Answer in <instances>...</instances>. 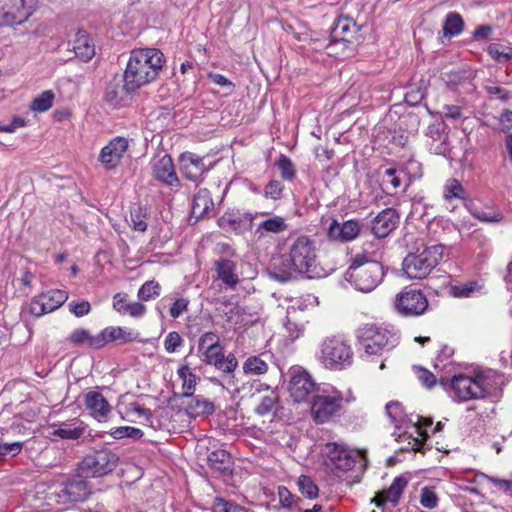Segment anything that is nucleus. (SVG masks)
<instances>
[{
	"mask_svg": "<svg viewBox=\"0 0 512 512\" xmlns=\"http://www.w3.org/2000/svg\"><path fill=\"white\" fill-rule=\"evenodd\" d=\"M283 186L279 181L271 180L264 188V196L277 200L281 197Z\"/></svg>",
	"mask_w": 512,
	"mask_h": 512,
	"instance_id": "nucleus-57",
	"label": "nucleus"
},
{
	"mask_svg": "<svg viewBox=\"0 0 512 512\" xmlns=\"http://www.w3.org/2000/svg\"><path fill=\"white\" fill-rule=\"evenodd\" d=\"M444 255V246L435 244L421 252L409 253L403 260V271L410 279L426 278L440 263Z\"/></svg>",
	"mask_w": 512,
	"mask_h": 512,
	"instance_id": "nucleus-6",
	"label": "nucleus"
},
{
	"mask_svg": "<svg viewBox=\"0 0 512 512\" xmlns=\"http://www.w3.org/2000/svg\"><path fill=\"white\" fill-rule=\"evenodd\" d=\"M463 27L464 21L460 14L450 12L443 23V34L445 37L457 36L462 32Z\"/></svg>",
	"mask_w": 512,
	"mask_h": 512,
	"instance_id": "nucleus-41",
	"label": "nucleus"
},
{
	"mask_svg": "<svg viewBox=\"0 0 512 512\" xmlns=\"http://www.w3.org/2000/svg\"><path fill=\"white\" fill-rule=\"evenodd\" d=\"M489 55L498 62L512 59V50L505 51L501 46L494 44L488 48Z\"/></svg>",
	"mask_w": 512,
	"mask_h": 512,
	"instance_id": "nucleus-58",
	"label": "nucleus"
},
{
	"mask_svg": "<svg viewBox=\"0 0 512 512\" xmlns=\"http://www.w3.org/2000/svg\"><path fill=\"white\" fill-rule=\"evenodd\" d=\"M433 423L431 418H422L421 422L418 426H414L415 432L418 434V437L413 438L412 450H419L423 445L424 441L427 439L428 434L426 431H422L421 427H429Z\"/></svg>",
	"mask_w": 512,
	"mask_h": 512,
	"instance_id": "nucleus-51",
	"label": "nucleus"
},
{
	"mask_svg": "<svg viewBox=\"0 0 512 512\" xmlns=\"http://www.w3.org/2000/svg\"><path fill=\"white\" fill-rule=\"evenodd\" d=\"M150 222L151 215L149 209L146 206H139L132 216L133 230L143 233L147 230Z\"/></svg>",
	"mask_w": 512,
	"mask_h": 512,
	"instance_id": "nucleus-42",
	"label": "nucleus"
},
{
	"mask_svg": "<svg viewBox=\"0 0 512 512\" xmlns=\"http://www.w3.org/2000/svg\"><path fill=\"white\" fill-rule=\"evenodd\" d=\"M355 31L356 23L352 19H338L331 32V36L340 52L344 51L348 47L350 43L349 36H351Z\"/></svg>",
	"mask_w": 512,
	"mask_h": 512,
	"instance_id": "nucleus-26",
	"label": "nucleus"
},
{
	"mask_svg": "<svg viewBox=\"0 0 512 512\" xmlns=\"http://www.w3.org/2000/svg\"><path fill=\"white\" fill-rule=\"evenodd\" d=\"M161 286L157 281L145 282L138 291V297L142 301H149L160 295Z\"/></svg>",
	"mask_w": 512,
	"mask_h": 512,
	"instance_id": "nucleus-46",
	"label": "nucleus"
},
{
	"mask_svg": "<svg viewBox=\"0 0 512 512\" xmlns=\"http://www.w3.org/2000/svg\"><path fill=\"white\" fill-rule=\"evenodd\" d=\"M288 337L293 341L298 339L304 334L305 324L302 321L296 319V307L291 305L287 309V321L285 323Z\"/></svg>",
	"mask_w": 512,
	"mask_h": 512,
	"instance_id": "nucleus-39",
	"label": "nucleus"
},
{
	"mask_svg": "<svg viewBox=\"0 0 512 512\" xmlns=\"http://www.w3.org/2000/svg\"><path fill=\"white\" fill-rule=\"evenodd\" d=\"M217 277L225 285L234 287L239 282L238 275L235 273L236 265L229 259H219L215 262Z\"/></svg>",
	"mask_w": 512,
	"mask_h": 512,
	"instance_id": "nucleus-32",
	"label": "nucleus"
},
{
	"mask_svg": "<svg viewBox=\"0 0 512 512\" xmlns=\"http://www.w3.org/2000/svg\"><path fill=\"white\" fill-rule=\"evenodd\" d=\"M297 485L301 494L308 499H315L318 497L319 489L310 477L301 475L298 478Z\"/></svg>",
	"mask_w": 512,
	"mask_h": 512,
	"instance_id": "nucleus-45",
	"label": "nucleus"
},
{
	"mask_svg": "<svg viewBox=\"0 0 512 512\" xmlns=\"http://www.w3.org/2000/svg\"><path fill=\"white\" fill-rule=\"evenodd\" d=\"M130 414H133L136 419H133L132 421H137L145 426H151L152 425V414L149 410L145 408H141L140 406L134 404L133 408L130 407Z\"/></svg>",
	"mask_w": 512,
	"mask_h": 512,
	"instance_id": "nucleus-54",
	"label": "nucleus"
},
{
	"mask_svg": "<svg viewBox=\"0 0 512 512\" xmlns=\"http://www.w3.org/2000/svg\"><path fill=\"white\" fill-rule=\"evenodd\" d=\"M23 442H4L0 440V460H5L7 457H15L22 451Z\"/></svg>",
	"mask_w": 512,
	"mask_h": 512,
	"instance_id": "nucleus-49",
	"label": "nucleus"
},
{
	"mask_svg": "<svg viewBox=\"0 0 512 512\" xmlns=\"http://www.w3.org/2000/svg\"><path fill=\"white\" fill-rule=\"evenodd\" d=\"M177 375L182 381V396H193L198 381L196 374L187 365H183L177 370Z\"/></svg>",
	"mask_w": 512,
	"mask_h": 512,
	"instance_id": "nucleus-37",
	"label": "nucleus"
},
{
	"mask_svg": "<svg viewBox=\"0 0 512 512\" xmlns=\"http://www.w3.org/2000/svg\"><path fill=\"white\" fill-rule=\"evenodd\" d=\"M182 175L191 181L198 180L205 172L202 158L191 152L181 154L179 158Z\"/></svg>",
	"mask_w": 512,
	"mask_h": 512,
	"instance_id": "nucleus-22",
	"label": "nucleus"
},
{
	"mask_svg": "<svg viewBox=\"0 0 512 512\" xmlns=\"http://www.w3.org/2000/svg\"><path fill=\"white\" fill-rule=\"evenodd\" d=\"M476 289V283L468 282L461 285L452 287V292L455 297H470Z\"/></svg>",
	"mask_w": 512,
	"mask_h": 512,
	"instance_id": "nucleus-60",
	"label": "nucleus"
},
{
	"mask_svg": "<svg viewBox=\"0 0 512 512\" xmlns=\"http://www.w3.org/2000/svg\"><path fill=\"white\" fill-rule=\"evenodd\" d=\"M502 384V376L494 370L481 371L474 376L459 373L450 379H441V385L458 401L483 399L494 393Z\"/></svg>",
	"mask_w": 512,
	"mask_h": 512,
	"instance_id": "nucleus-1",
	"label": "nucleus"
},
{
	"mask_svg": "<svg viewBox=\"0 0 512 512\" xmlns=\"http://www.w3.org/2000/svg\"><path fill=\"white\" fill-rule=\"evenodd\" d=\"M200 356L203 362L208 365H213L223 374H231L238 367V361L235 355L229 353L225 356L221 345L200 352Z\"/></svg>",
	"mask_w": 512,
	"mask_h": 512,
	"instance_id": "nucleus-16",
	"label": "nucleus"
},
{
	"mask_svg": "<svg viewBox=\"0 0 512 512\" xmlns=\"http://www.w3.org/2000/svg\"><path fill=\"white\" fill-rule=\"evenodd\" d=\"M182 338L177 332H170L164 341V347L168 353H173L181 346Z\"/></svg>",
	"mask_w": 512,
	"mask_h": 512,
	"instance_id": "nucleus-61",
	"label": "nucleus"
},
{
	"mask_svg": "<svg viewBox=\"0 0 512 512\" xmlns=\"http://www.w3.org/2000/svg\"><path fill=\"white\" fill-rule=\"evenodd\" d=\"M383 184L386 186L390 185L392 189H397L401 186V179L396 174L395 169H387L383 177Z\"/></svg>",
	"mask_w": 512,
	"mask_h": 512,
	"instance_id": "nucleus-64",
	"label": "nucleus"
},
{
	"mask_svg": "<svg viewBox=\"0 0 512 512\" xmlns=\"http://www.w3.org/2000/svg\"><path fill=\"white\" fill-rule=\"evenodd\" d=\"M357 338L364 356L382 355L397 344V336L388 329L375 324H365L357 332Z\"/></svg>",
	"mask_w": 512,
	"mask_h": 512,
	"instance_id": "nucleus-7",
	"label": "nucleus"
},
{
	"mask_svg": "<svg viewBox=\"0 0 512 512\" xmlns=\"http://www.w3.org/2000/svg\"><path fill=\"white\" fill-rule=\"evenodd\" d=\"M84 404L90 414L98 421L107 418L111 407L106 398L99 391H89L84 396Z\"/></svg>",
	"mask_w": 512,
	"mask_h": 512,
	"instance_id": "nucleus-23",
	"label": "nucleus"
},
{
	"mask_svg": "<svg viewBox=\"0 0 512 512\" xmlns=\"http://www.w3.org/2000/svg\"><path fill=\"white\" fill-rule=\"evenodd\" d=\"M33 11V0H0V26L20 25Z\"/></svg>",
	"mask_w": 512,
	"mask_h": 512,
	"instance_id": "nucleus-13",
	"label": "nucleus"
},
{
	"mask_svg": "<svg viewBox=\"0 0 512 512\" xmlns=\"http://www.w3.org/2000/svg\"><path fill=\"white\" fill-rule=\"evenodd\" d=\"M214 206L210 192L199 189L193 197L191 213L196 219L204 217Z\"/></svg>",
	"mask_w": 512,
	"mask_h": 512,
	"instance_id": "nucleus-31",
	"label": "nucleus"
},
{
	"mask_svg": "<svg viewBox=\"0 0 512 512\" xmlns=\"http://www.w3.org/2000/svg\"><path fill=\"white\" fill-rule=\"evenodd\" d=\"M443 198L448 203H451L453 200H466L467 193L459 180L449 178L443 186Z\"/></svg>",
	"mask_w": 512,
	"mask_h": 512,
	"instance_id": "nucleus-36",
	"label": "nucleus"
},
{
	"mask_svg": "<svg viewBox=\"0 0 512 512\" xmlns=\"http://www.w3.org/2000/svg\"><path fill=\"white\" fill-rule=\"evenodd\" d=\"M278 402V395L275 391H270V393L264 397H262L261 402L256 407L255 411L257 414L264 416L270 413L275 405Z\"/></svg>",
	"mask_w": 512,
	"mask_h": 512,
	"instance_id": "nucleus-50",
	"label": "nucleus"
},
{
	"mask_svg": "<svg viewBox=\"0 0 512 512\" xmlns=\"http://www.w3.org/2000/svg\"><path fill=\"white\" fill-rule=\"evenodd\" d=\"M87 426L78 419H73L70 422H63L60 426L53 431V436L61 439L78 440L86 432Z\"/></svg>",
	"mask_w": 512,
	"mask_h": 512,
	"instance_id": "nucleus-30",
	"label": "nucleus"
},
{
	"mask_svg": "<svg viewBox=\"0 0 512 512\" xmlns=\"http://www.w3.org/2000/svg\"><path fill=\"white\" fill-rule=\"evenodd\" d=\"M287 228L288 225L283 217L274 216L262 221L258 225L256 233H258L260 237L264 236L265 233L280 234L286 231Z\"/></svg>",
	"mask_w": 512,
	"mask_h": 512,
	"instance_id": "nucleus-38",
	"label": "nucleus"
},
{
	"mask_svg": "<svg viewBox=\"0 0 512 512\" xmlns=\"http://www.w3.org/2000/svg\"><path fill=\"white\" fill-rule=\"evenodd\" d=\"M113 308L122 314L128 312V299L125 293H117L113 298Z\"/></svg>",
	"mask_w": 512,
	"mask_h": 512,
	"instance_id": "nucleus-63",
	"label": "nucleus"
},
{
	"mask_svg": "<svg viewBox=\"0 0 512 512\" xmlns=\"http://www.w3.org/2000/svg\"><path fill=\"white\" fill-rule=\"evenodd\" d=\"M73 50L77 58L83 62L90 61L95 56V45L86 31L79 30L73 41Z\"/></svg>",
	"mask_w": 512,
	"mask_h": 512,
	"instance_id": "nucleus-27",
	"label": "nucleus"
},
{
	"mask_svg": "<svg viewBox=\"0 0 512 512\" xmlns=\"http://www.w3.org/2000/svg\"><path fill=\"white\" fill-rule=\"evenodd\" d=\"M254 216L250 213H225L218 221L219 226L226 230L237 234H242L252 229Z\"/></svg>",
	"mask_w": 512,
	"mask_h": 512,
	"instance_id": "nucleus-20",
	"label": "nucleus"
},
{
	"mask_svg": "<svg viewBox=\"0 0 512 512\" xmlns=\"http://www.w3.org/2000/svg\"><path fill=\"white\" fill-rule=\"evenodd\" d=\"M271 356L267 353L249 356L242 364L243 373L247 376H261L269 371Z\"/></svg>",
	"mask_w": 512,
	"mask_h": 512,
	"instance_id": "nucleus-28",
	"label": "nucleus"
},
{
	"mask_svg": "<svg viewBox=\"0 0 512 512\" xmlns=\"http://www.w3.org/2000/svg\"><path fill=\"white\" fill-rule=\"evenodd\" d=\"M420 503L423 507L433 509L438 503V497L431 487H424L420 493Z\"/></svg>",
	"mask_w": 512,
	"mask_h": 512,
	"instance_id": "nucleus-53",
	"label": "nucleus"
},
{
	"mask_svg": "<svg viewBox=\"0 0 512 512\" xmlns=\"http://www.w3.org/2000/svg\"><path fill=\"white\" fill-rule=\"evenodd\" d=\"M407 484L408 480L404 476L396 477L388 489L376 493L372 502H374L377 507H380L387 502L394 505L397 504Z\"/></svg>",
	"mask_w": 512,
	"mask_h": 512,
	"instance_id": "nucleus-24",
	"label": "nucleus"
},
{
	"mask_svg": "<svg viewBox=\"0 0 512 512\" xmlns=\"http://www.w3.org/2000/svg\"><path fill=\"white\" fill-rule=\"evenodd\" d=\"M384 276L383 266L366 253H358L351 259L345 277L355 289L367 293L374 290Z\"/></svg>",
	"mask_w": 512,
	"mask_h": 512,
	"instance_id": "nucleus-3",
	"label": "nucleus"
},
{
	"mask_svg": "<svg viewBox=\"0 0 512 512\" xmlns=\"http://www.w3.org/2000/svg\"><path fill=\"white\" fill-rule=\"evenodd\" d=\"M385 409L386 414L391 419L392 423H394L396 427H400L405 419L401 404L399 402L392 401L386 405Z\"/></svg>",
	"mask_w": 512,
	"mask_h": 512,
	"instance_id": "nucleus-48",
	"label": "nucleus"
},
{
	"mask_svg": "<svg viewBox=\"0 0 512 512\" xmlns=\"http://www.w3.org/2000/svg\"><path fill=\"white\" fill-rule=\"evenodd\" d=\"M95 339V336L91 335L90 332L83 328L75 329L71 332L67 341L75 346H80L84 343H87L89 347H91L92 340Z\"/></svg>",
	"mask_w": 512,
	"mask_h": 512,
	"instance_id": "nucleus-47",
	"label": "nucleus"
},
{
	"mask_svg": "<svg viewBox=\"0 0 512 512\" xmlns=\"http://www.w3.org/2000/svg\"><path fill=\"white\" fill-rule=\"evenodd\" d=\"M217 345H220V339L218 335L213 332H206L199 338L198 352L200 353Z\"/></svg>",
	"mask_w": 512,
	"mask_h": 512,
	"instance_id": "nucleus-55",
	"label": "nucleus"
},
{
	"mask_svg": "<svg viewBox=\"0 0 512 512\" xmlns=\"http://www.w3.org/2000/svg\"><path fill=\"white\" fill-rule=\"evenodd\" d=\"M427 136L430 150L437 155H445L448 151V135L443 130L442 124H434L428 127Z\"/></svg>",
	"mask_w": 512,
	"mask_h": 512,
	"instance_id": "nucleus-29",
	"label": "nucleus"
},
{
	"mask_svg": "<svg viewBox=\"0 0 512 512\" xmlns=\"http://www.w3.org/2000/svg\"><path fill=\"white\" fill-rule=\"evenodd\" d=\"M128 149V139L116 137L102 148L99 160L108 169L116 167Z\"/></svg>",
	"mask_w": 512,
	"mask_h": 512,
	"instance_id": "nucleus-17",
	"label": "nucleus"
},
{
	"mask_svg": "<svg viewBox=\"0 0 512 512\" xmlns=\"http://www.w3.org/2000/svg\"><path fill=\"white\" fill-rule=\"evenodd\" d=\"M119 457L107 448L94 450L87 454L78 464V471L87 477H102L111 473Z\"/></svg>",
	"mask_w": 512,
	"mask_h": 512,
	"instance_id": "nucleus-10",
	"label": "nucleus"
},
{
	"mask_svg": "<svg viewBox=\"0 0 512 512\" xmlns=\"http://www.w3.org/2000/svg\"><path fill=\"white\" fill-rule=\"evenodd\" d=\"M395 308L403 316H420L427 310L428 300L420 290L407 287L396 296Z\"/></svg>",
	"mask_w": 512,
	"mask_h": 512,
	"instance_id": "nucleus-14",
	"label": "nucleus"
},
{
	"mask_svg": "<svg viewBox=\"0 0 512 512\" xmlns=\"http://www.w3.org/2000/svg\"><path fill=\"white\" fill-rule=\"evenodd\" d=\"M91 305L88 301H72L69 303V311L73 313L76 317H83L90 312Z\"/></svg>",
	"mask_w": 512,
	"mask_h": 512,
	"instance_id": "nucleus-59",
	"label": "nucleus"
},
{
	"mask_svg": "<svg viewBox=\"0 0 512 512\" xmlns=\"http://www.w3.org/2000/svg\"><path fill=\"white\" fill-rule=\"evenodd\" d=\"M189 300L186 298H178L172 304L169 313L174 319L178 318L188 308Z\"/></svg>",
	"mask_w": 512,
	"mask_h": 512,
	"instance_id": "nucleus-62",
	"label": "nucleus"
},
{
	"mask_svg": "<svg viewBox=\"0 0 512 512\" xmlns=\"http://www.w3.org/2000/svg\"><path fill=\"white\" fill-rule=\"evenodd\" d=\"M361 226L356 220H347L342 223L333 220L328 228V237L333 241L350 242L356 239L360 233Z\"/></svg>",
	"mask_w": 512,
	"mask_h": 512,
	"instance_id": "nucleus-18",
	"label": "nucleus"
},
{
	"mask_svg": "<svg viewBox=\"0 0 512 512\" xmlns=\"http://www.w3.org/2000/svg\"><path fill=\"white\" fill-rule=\"evenodd\" d=\"M307 45L308 48H310L313 51L326 50L327 54L331 56H336L340 53V50L336 46L331 35L329 37L323 38L311 36L309 38Z\"/></svg>",
	"mask_w": 512,
	"mask_h": 512,
	"instance_id": "nucleus-40",
	"label": "nucleus"
},
{
	"mask_svg": "<svg viewBox=\"0 0 512 512\" xmlns=\"http://www.w3.org/2000/svg\"><path fill=\"white\" fill-rule=\"evenodd\" d=\"M214 410V404L201 396H191V399L186 406L187 413L193 417L210 415Z\"/></svg>",
	"mask_w": 512,
	"mask_h": 512,
	"instance_id": "nucleus-34",
	"label": "nucleus"
},
{
	"mask_svg": "<svg viewBox=\"0 0 512 512\" xmlns=\"http://www.w3.org/2000/svg\"><path fill=\"white\" fill-rule=\"evenodd\" d=\"M124 335L125 331L120 327H107L99 334L95 335V339H93L91 343V348L100 349L110 342L124 338Z\"/></svg>",
	"mask_w": 512,
	"mask_h": 512,
	"instance_id": "nucleus-33",
	"label": "nucleus"
},
{
	"mask_svg": "<svg viewBox=\"0 0 512 512\" xmlns=\"http://www.w3.org/2000/svg\"><path fill=\"white\" fill-rule=\"evenodd\" d=\"M153 174L155 178L169 186L177 185V177L172 158L164 155L153 163Z\"/></svg>",
	"mask_w": 512,
	"mask_h": 512,
	"instance_id": "nucleus-25",
	"label": "nucleus"
},
{
	"mask_svg": "<svg viewBox=\"0 0 512 512\" xmlns=\"http://www.w3.org/2000/svg\"><path fill=\"white\" fill-rule=\"evenodd\" d=\"M399 222V215L393 208L381 211L372 222V233L378 238L388 236Z\"/></svg>",
	"mask_w": 512,
	"mask_h": 512,
	"instance_id": "nucleus-21",
	"label": "nucleus"
},
{
	"mask_svg": "<svg viewBox=\"0 0 512 512\" xmlns=\"http://www.w3.org/2000/svg\"><path fill=\"white\" fill-rule=\"evenodd\" d=\"M127 78L128 65L123 72L122 80L114 78V80L108 84L105 92V100L112 108H118L125 105V100L128 96Z\"/></svg>",
	"mask_w": 512,
	"mask_h": 512,
	"instance_id": "nucleus-19",
	"label": "nucleus"
},
{
	"mask_svg": "<svg viewBox=\"0 0 512 512\" xmlns=\"http://www.w3.org/2000/svg\"><path fill=\"white\" fill-rule=\"evenodd\" d=\"M277 496L279 500V505L275 506L277 511L280 509L291 510L300 501L295 499V496L285 486L278 487Z\"/></svg>",
	"mask_w": 512,
	"mask_h": 512,
	"instance_id": "nucleus-44",
	"label": "nucleus"
},
{
	"mask_svg": "<svg viewBox=\"0 0 512 512\" xmlns=\"http://www.w3.org/2000/svg\"><path fill=\"white\" fill-rule=\"evenodd\" d=\"M67 299L68 294L66 291L59 289L49 290L32 298L29 312L36 317H40L57 310Z\"/></svg>",
	"mask_w": 512,
	"mask_h": 512,
	"instance_id": "nucleus-15",
	"label": "nucleus"
},
{
	"mask_svg": "<svg viewBox=\"0 0 512 512\" xmlns=\"http://www.w3.org/2000/svg\"><path fill=\"white\" fill-rule=\"evenodd\" d=\"M79 474L52 483L47 487L45 500L48 505L58 504L68 507L86 501L92 493L90 484Z\"/></svg>",
	"mask_w": 512,
	"mask_h": 512,
	"instance_id": "nucleus-2",
	"label": "nucleus"
},
{
	"mask_svg": "<svg viewBox=\"0 0 512 512\" xmlns=\"http://www.w3.org/2000/svg\"><path fill=\"white\" fill-rule=\"evenodd\" d=\"M485 478L488 480V482L493 484L499 491L512 496V480L490 476H485Z\"/></svg>",
	"mask_w": 512,
	"mask_h": 512,
	"instance_id": "nucleus-56",
	"label": "nucleus"
},
{
	"mask_svg": "<svg viewBox=\"0 0 512 512\" xmlns=\"http://www.w3.org/2000/svg\"><path fill=\"white\" fill-rule=\"evenodd\" d=\"M284 180H292L295 177V168L292 161L285 155H280L276 162Z\"/></svg>",
	"mask_w": 512,
	"mask_h": 512,
	"instance_id": "nucleus-52",
	"label": "nucleus"
},
{
	"mask_svg": "<svg viewBox=\"0 0 512 512\" xmlns=\"http://www.w3.org/2000/svg\"><path fill=\"white\" fill-rule=\"evenodd\" d=\"M310 401V415L316 424H325L339 416L344 408L343 393L328 383H320Z\"/></svg>",
	"mask_w": 512,
	"mask_h": 512,
	"instance_id": "nucleus-5",
	"label": "nucleus"
},
{
	"mask_svg": "<svg viewBox=\"0 0 512 512\" xmlns=\"http://www.w3.org/2000/svg\"><path fill=\"white\" fill-rule=\"evenodd\" d=\"M208 464L211 469L226 474L231 469V456L225 450H215L208 455Z\"/></svg>",
	"mask_w": 512,
	"mask_h": 512,
	"instance_id": "nucleus-35",
	"label": "nucleus"
},
{
	"mask_svg": "<svg viewBox=\"0 0 512 512\" xmlns=\"http://www.w3.org/2000/svg\"><path fill=\"white\" fill-rule=\"evenodd\" d=\"M164 63L163 53L154 48L134 49L130 52V84L136 87L153 81Z\"/></svg>",
	"mask_w": 512,
	"mask_h": 512,
	"instance_id": "nucleus-4",
	"label": "nucleus"
},
{
	"mask_svg": "<svg viewBox=\"0 0 512 512\" xmlns=\"http://www.w3.org/2000/svg\"><path fill=\"white\" fill-rule=\"evenodd\" d=\"M54 98L55 95L51 90L43 91L33 99L30 108L33 111L45 112L52 107Z\"/></svg>",
	"mask_w": 512,
	"mask_h": 512,
	"instance_id": "nucleus-43",
	"label": "nucleus"
},
{
	"mask_svg": "<svg viewBox=\"0 0 512 512\" xmlns=\"http://www.w3.org/2000/svg\"><path fill=\"white\" fill-rule=\"evenodd\" d=\"M323 452L324 464L333 473L351 470L359 458L358 452L350 450L340 443H327Z\"/></svg>",
	"mask_w": 512,
	"mask_h": 512,
	"instance_id": "nucleus-12",
	"label": "nucleus"
},
{
	"mask_svg": "<svg viewBox=\"0 0 512 512\" xmlns=\"http://www.w3.org/2000/svg\"><path fill=\"white\" fill-rule=\"evenodd\" d=\"M318 358L326 368L340 370L352 363L353 352L345 339L332 336L321 343Z\"/></svg>",
	"mask_w": 512,
	"mask_h": 512,
	"instance_id": "nucleus-8",
	"label": "nucleus"
},
{
	"mask_svg": "<svg viewBox=\"0 0 512 512\" xmlns=\"http://www.w3.org/2000/svg\"><path fill=\"white\" fill-rule=\"evenodd\" d=\"M290 380L288 392L294 402L307 403L314 398L320 383H316L312 375L299 366H293L289 370Z\"/></svg>",
	"mask_w": 512,
	"mask_h": 512,
	"instance_id": "nucleus-11",
	"label": "nucleus"
},
{
	"mask_svg": "<svg viewBox=\"0 0 512 512\" xmlns=\"http://www.w3.org/2000/svg\"><path fill=\"white\" fill-rule=\"evenodd\" d=\"M316 260V248L310 238L300 236L294 240L289 248V261L294 272L314 277Z\"/></svg>",
	"mask_w": 512,
	"mask_h": 512,
	"instance_id": "nucleus-9",
	"label": "nucleus"
}]
</instances>
